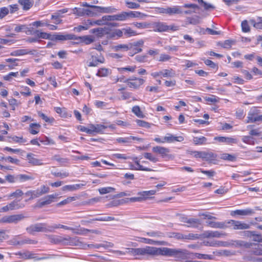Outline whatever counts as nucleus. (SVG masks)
I'll list each match as a JSON object with an SVG mask.
<instances>
[{"mask_svg":"<svg viewBox=\"0 0 262 262\" xmlns=\"http://www.w3.org/2000/svg\"><path fill=\"white\" fill-rule=\"evenodd\" d=\"M129 252L134 256L146 254L151 256L163 255L173 257L177 260L185 259L187 256L186 250L167 247L157 248L146 246L142 248L132 249L129 250Z\"/></svg>","mask_w":262,"mask_h":262,"instance_id":"1","label":"nucleus"},{"mask_svg":"<svg viewBox=\"0 0 262 262\" xmlns=\"http://www.w3.org/2000/svg\"><path fill=\"white\" fill-rule=\"evenodd\" d=\"M39 196H41L45 194L48 193L50 191V188L46 185H42L40 188L37 189Z\"/></svg>","mask_w":262,"mask_h":262,"instance_id":"57","label":"nucleus"},{"mask_svg":"<svg viewBox=\"0 0 262 262\" xmlns=\"http://www.w3.org/2000/svg\"><path fill=\"white\" fill-rule=\"evenodd\" d=\"M152 150L154 152L160 155L163 158L166 157L170 151L168 148L160 146L153 147Z\"/></svg>","mask_w":262,"mask_h":262,"instance_id":"22","label":"nucleus"},{"mask_svg":"<svg viewBox=\"0 0 262 262\" xmlns=\"http://www.w3.org/2000/svg\"><path fill=\"white\" fill-rule=\"evenodd\" d=\"M235 41L234 40L229 39L226 40L223 42H219L217 45L219 47L225 48L229 49L232 47V46L235 44Z\"/></svg>","mask_w":262,"mask_h":262,"instance_id":"33","label":"nucleus"},{"mask_svg":"<svg viewBox=\"0 0 262 262\" xmlns=\"http://www.w3.org/2000/svg\"><path fill=\"white\" fill-rule=\"evenodd\" d=\"M24 217L25 216L21 214L5 216L0 219V223L16 224Z\"/></svg>","mask_w":262,"mask_h":262,"instance_id":"9","label":"nucleus"},{"mask_svg":"<svg viewBox=\"0 0 262 262\" xmlns=\"http://www.w3.org/2000/svg\"><path fill=\"white\" fill-rule=\"evenodd\" d=\"M156 191L150 190L148 191H144L138 193L139 195H141L143 200L149 198L150 195L155 194Z\"/></svg>","mask_w":262,"mask_h":262,"instance_id":"43","label":"nucleus"},{"mask_svg":"<svg viewBox=\"0 0 262 262\" xmlns=\"http://www.w3.org/2000/svg\"><path fill=\"white\" fill-rule=\"evenodd\" d=\"M90 60H91V61L89 62V67H96L99 63H104L105 59L104 57L102 56L101 53L99 52L96 55H92Z\"/></svg>","mask_w":262,"mask_h":262,"instance_id":"14","label":"nucleus"},{"mask_svg":"<svg viewBox=\"0 0 262 262\" xmlns=\"http://www.w3.org/2000/svg\"><path fill=\"white\" fill-rule=\"evenodd\" d=\"M150 28L155 32H169V31H176L178 27L174 25H167L164 22H153L150 23Z\"/></svg>","mask_w":262,"mask_h":262,"instance_id":"2","label":"nucleus"},{"mask_svg":"<svg viewBox=\"0 0 262 262\" xmlns=\"http://www.w3.org/2000/svg\"><path fill=\"white\" fill-rule=\"evenodd\" d=\"M96 40V37L94 35H84L82 36H77L74 35V41H71V45H90Z\"/></svg>","mask_w":262,"mask_h":262,"instance_id":"4","label":"nucleus"},{"mask_svg":"<svg viewBox=\"0 0 262 262\" xmlns=\"http://www.w3.org/2000/svg\"><path fill=\"white\" fill-rule=\"evenodd\" d=\"M123 35H124L125 37L127 38L133 36H135L137 34L136 32L132 30L130 28H123Z\"/></svg>","mask_w":262,"mask_h":262,"instance_id":"41","label":"nucleus"},{"mask_svg":"<svg viewBox=\"0 0 262 262\" xmlns=\"http://www.w3.org/2000/svg\"><path fill=\"white\" fill-rule=\"evenodd\" d=\"M195 257L199 259H212L213 256L211 255L208 254H204L195 253L194 254Z\"/></svg>","mask_w":262,"mask_h":262,"instance_id":"63","label":"nucleus"},{"mask_svg":"<svg viewBox=\"0 0 262 262\" xmlns=\"http://www.w3.org/2000/svg\"><path fill=\"white\" fill-rule=\"evenodd\" d=\"M27 230L30 233L34 232H52V228L46 223H37L28 227Z\"/></svg>","mask_w":262,"mask_h":262,"instance_id":"5","label":"nucleus"},{"mask_svg":"<svg viewBox=\"0 0 262 262\" xmlns=\"http://www.w3.org/2000/svg\"><path fill=\"white\" fill-rule=\"evenodd\" d=\"M214 140L217 141L219 142L225 143L227 144H237L238 142L237 139L231 137H215Z\"/></svg>","mask_w":262,"mask_h":262,"instance_id":"21","label":"nucleus"},{"mask_svg":"<svg viewBox=\"0 0 262 262\" xmlns=\"http://www.w3.org/2000/svg\"><path fill=\"white\" fill-rule=\"evenodd\" d=\"M24 32L28 35H34L43 39H48L50 36V34L41 32L38 30H34L33 28H28L27 27L25 30H24Z\"/></svg>","mask_w":262,"mask_h":262,"instance_id":"12","label":"nucleus"},{"mask_svg":"<svg viewBox=\"0 0 262 262\" xmlns=\"http://www.w3.org/2000/svg\"><path fill=\"white\" fill-rule=\"evenodd\" d=\"M227 228L234 230H246L250 228V225L243 222L234 220H230L226 222Z\"/></svg>","mask_w":262,"mask_h":262,"instance_id":"3","label":"nucleus"},{"mask_svg":"<svg viewBox=\"0 0 262 262\" xmlns=\"http://www.w3.org/2000/svg\"><path fill=\"white\" fill-rule=\"evenodd\" d=\"M19 236H17L12 238L10 241V243L12 245L16 246V245H21L25 244H35L37 242L34 240H32L29 238H25L22 240H19Z\"/></svg>","mask_w":262,"mask_h":262,"instance_id":"18","label":"nucleus"},{"mask_svg":"<svg viewBox=\"0 0 262 262\" xmlns=\"http://www.w3.org/2000/svg\"><path fill=\"white\" fill-rule=\"evenodd\" d=\"M135 164L137 166V168H136V170L146 171H151L153 170L152 169L150 168H147L143 166L142 165L140 164V162L138 161L135 162Z\"/></svg>","mask_w":262,"mask_h":262,"instance_id":"62","label":"nucleus"},{"mask_svg":"<svg viewBox=\"0 0 262 262\" xmlns=\"http://www.w3.org/2000/svg\"><path fill=\"white\" fill-rule=\"evenodd\" d=\"M50 242L55 244H60L61 236L56 235H48Z\"/></svg>","mask_w":262,"mask_h":262,"instance_id":"48","label":"nucleus"},{"mask_svg":"<svg viewBox=\"0 0 262 262\" xmlns=\"http://www.w3.org/2000/svg\"><path fill=\"white\" fill-rule=\"evenodd\" d=\"M34 179L32 176L25 174H17V182H24L29 180H33Z\"/></svg>","mask_w":262,"mask_h":262,"instance_id":"39","label":"nucleus"},{"mask_svg":"<svg viewBox=\"0 0 262 262\" xmlns=\"http://www.w3.org/2000/svg\"><path fill=\"white\" fill-rule=\"evenodd\" d=\"M206 237H221L226 235V233L218 231H207L204 233Z\"/></svg>","mask_w":262,"mask_h":262,"instance_id":"28","label":"nucleus"},{"mask_svg":"<svg viewBox=\"0 0 262 262\" xmlns=\"http://www.w3.org/2000/svg\"><path fill=\"white\" fill-rule=\"evenodd\" d=\"M254 213V211L253 209H251V208H247L246 209L236 210L234 211H232L231 212V215L232 216H235L236 215L247 216V215H251Z\"/></svg>","mask_w":262,"mask_h":262,"instance_id":"23","label":"nucleus"},{"mask_svg":"<svg viewBox=\"0 0 262 262\" xmlns=\"http://www.w3.org/2000/svg\"><path fill=\"white\" fill-rule=\"evenodd\" d=\"M58 194H52L48 195L38 201L36 206L38 208H42V207L49 205L54 202V199L57 198Z\"/></svg>","mask_w":262,"mask_h":262,"instance_id":"11","label":"nucleus"},{"mask_svg":"<svg viewBox=\"0 0 262 262\" xmlns=\"http://www.w3.org/2000/svg\"><path fill=\"white\" fill-rule=\"evenodd\" d=\"M52 232H54V231L55 229H58V228H62V229H64L66 230H71L74 233L78 234V235L83 234L86 233L88 232H92V233H98V232L97 230H90L89 229H85V228H81L79 230H76L74 228L68 227V226H67L65 225H61V224H54L53 225H52Z\"/></svg>","mask_w":262,"mask_h":262,"instance_id":"6","label":"nucleus"},{"mask_svg":"<svg viewBox=\"0 0 262 262\" xmlns=\"http://www.w3.org/2000/svg\"><path fill=\"white\" fill-rule=\"evenodd\" d=\"M254 247L252 249V252L255 255H262V245L253 244Z\"/></svg>","mask_w":262,"mask_h":262,"instance_id":"40","label":"nucleus"},{"mask_svg":"<svg viewBox=\"0 0 262 262\" xmlns=\"http://www.w3.org/2000/svg\"><path fill=\"white\" fill-rule=\"evenodd\" d=\"M228 244H229V246H233L235 248L244 247L246 248H249L252 246V243L242 240H232L230 243H228Z\"/></svg>","mask_w":262,"mask_h":262,"instance_id":"19","label":"nucleus"},{"mask_svg":"<svg viewBox=\"0 0 262 262\" xmlns=\"http://www.w3.org/2000/svg\"><path fill=\"white\" fill-rule=\"evenodd\" d=\"M25 195L29 197V200H33L36 198H39L40 196L37 189L35 190H31L27 191L25 193Z\"/></svg>","mask_w":262,"mask_h":262,"instance_id":"46","label":"nucleus"},{"mask_svg":"<svg viewBox=\"0 0 262 262\" xmlns=\"http://www.w3.org/2000/svg\"><path fill=\"white\" fill-rule=\"evenodd\" d=\"M40 125L37 123H31L29 125V132L32 135H36L39 132Z\"/></svg>","mask_w":262,"mask_h":262,"instance_id":"38","label":"nucleus"},{"mask_svg":"<svg viewBox=\"0 0 262 262\" xmlns=\"http://www.w3.org/2000/svg\"><path fill=\"white\" fill-rule=\"evenodd\" d=\"M161 75L164 77H172L176 75L174 71L172 69H165L161 71Z\"/></svg>","mask_w":262,"mask_h":262,"instance_id":"51","label":"nucleus"},{"mask_svg":"<svg viewBox=\"0 0 262 262\" xmlns=\"http://www.w3.org/2000/svg\"><path fill=\"white\" fill-rule=\"evenodd\" d=\"M126 81L128 87L137 89L144 83L145 80L142 78H135V79H128V81Z\"/></svg>","mask_w":262,"mask_h":262,"instance_id":"16","label":"nucleus"},{"mask_svg":"<svg viewBox=\"0 0 262 262\" xmlns=\"http://www.w3.org/2000/svg\"><path fill=\"white\" fill-rule=\"evenodd\" d=\"M187 19L188 20V22L189 24H191L193 25H198L200 23V17L198 16L195 17H188Z\"/></svg>","mask_w":262,"mask_h":262,"instance_id":"58","label":"nucleus"},{"mask_svg":"<svg viewBox=\"0 0 262 262\" xmlns=\"http://www.w3.org/2000/svg\"><path fill=\"white\" fill-rule=\"evenodd\" d=\"M141 241L145 244H151V245H164V242L161 241H156L151 239L146 238L142 237L141 238Z\"/></svg>","mask_w":262,"mask_h":262,"instance_id":"49","label":"nucleus"},{"mask_svg":"<svg viewBox=\"0 0 262 262\" xmlns=\"http://www.w3.org/2000/svg\"><path fill=\"white\" fill-rule=\"evenodd\" d=\"M108 56L116 60H119L124 56V54L121 52L111 53L108 54Z\"/></svg>","mask_w":262,"mask_h":262,"instance_id":"64","label":"nucleus"},{"mask_svg":"<svg viewBox=\"0 0 262 262\" xmlns=\"http://www.w3.org/2000/svg\"><path fill=\"white\" fill-rule=\"evenodd\" d=\"M132 25L138 29L150 28V23H148L147 22H134Z\"/></svg>","mask_w":262,"mask_h":262,"instance_id":"50","label":"nucleus"},{"mask_svg":"<svg viewBox=\"0 0 262 262\" xmlns=\"http://www.w3.org/2000/svg\"><path fill=\"white\" fill-rule=\"evenodd\" d=\"M27 158L28 160L29 163L33 165L39 166L43 165L42 160L35 158L32 154H28L27 155Z\"/></svg>","mask_w":262,"mask_h":262,"instance_id":"27","label":"nucleus"},{"mask_svg":"<svg viewBox=\"0 0 262 262\" xmlns=\"http://www.w3.org/2000/svg\"><path fill=\"white\" fill-rule=\"evenodd\" d=\"M249 23L251 25L257 29H262V17H258L257 20H255L254 19H251L249 20Z\"/></svg>","mask_w":262,"mask_h":262,"instance_id":"35","label":"nucleus"},{"mask_svg":"<svg viewBox=\"0 0 262 262\" xmlns=\"http://www.w3.org/2000/svg\"><path fill=\"white\" fill-rule=\"evenodd\" d=\"M132 112L135 114L138 117L144 118L145 117L143 112L141 111L138 105H135L132 108Z\"/></svg>","mask_w":262,"mask_h":262,"instance_id":"54","label":"nucleus"},{"mask_svg":"<svg viewBox=\"0 0 262 262\" xmlns=\"http://www.w3.org/2000/svg\"><path fill=\"white\" fill-rule=\"evenodd\" d=\"M143 199L141 195H139L138 197H133L130 198H125L122 199V203H128V202H141L143 201Z\"/></svg>","mask_w":262,"mask_h":262,"instance_id":"53","label":"nucleus"},{"mask_svg":"<svg viewBox=\"0 0 262 262\" xmlns=\"http://www.w3.org/2000/svg\"><path fill=\"white\" fill-rule=\"evenodd\" d=\"M60 244L63 246H80L81 241L78 237H70L67 236L62 237Z\"/></svg>","mask_w":262,"mask_h":262,"instance_id":"8","label":"nucleus"},{"mask_svg":"<svg viewBox=\"0 0 262 262\" xmlns=\"http://www.w3.org/2000/svg\"><path fill=\"white\" fill-rule=\"evenodd\" d=\"M111 74V70L108 69L103 68L98 70L96 75L98 77H106Z\"/></svg>","mask_w":262,"mask_h":262,"instance_id":"45","label":"nucleus"},{"mask_svg":"<svg viewBox=\"0 0 262 262\" xmlns=\"http://www.w3.org/2000/svg\"><path fill=\"white\" fill-rule=\"evenodd\" d=\"M207 245L212 247H229V244L227 242L222 241H211L208 242Z\"/></svg>","mask_w":262,"mask_h":262,"instance_id":"37","label":"nucleus"},{"mask_svg":"<svg viewBox=\"0 0 262 262\" xmlns=\"http://www.w3.org/2000/svg\"><path fill=\"white\" fill-rule=\"evenodd\" d=\"M18 3L23 6L24 10H28L33 5V1L30 0H18Z\"/></svg>","mask_w":262,"mask_h":262,"instance_id":"32","label":"nucleus"},{"mask_svg":"<svg viewBox=\"0 0 262 262\" xmlns=\"http://www.w3.org/2000/svg\"><path fill=\"white\" fill-rule=\"evenodd\" d=\"M73 13L78 16H83L84 15L94 16L98 14L97 12H95L92 10L77 7L73 9Z\"/></svg>","mask_w":262,"mask_h":262,"instance_id":"10","label":"nucleus"},{"mask_svg":"<svg viewBox=\"0 0 262 262\" xmlns=\"http://www.w3.org/2000/svg\"><path fill=\"white\" fill-rule=\"evenodd\" d=\"M203 157V160L212 163H215L214 161H217L218 158V155L216 154L209 150L204 151Z\"/></svg>","mask_w":262,"mask_h":262,"instance_id":"17","label":"nucleus"},{"mask_svg":"<svg viewBox=\"0 0 262 262\" xmlns=\"http://www.w3.org/2000/svg\"><path fill=\"white\" fill-rule=\"evenodd\" d=\"M165 143H173L175 142H182L184 140L182 136H175L171 134H167L164 137Z\"/></svg>","mask_w":262,"mask_h":262,"instance_id":"25","label":"nucleus"},{"mask_svg":"<svg viewBox=\"0 0 262 262\" xmlns=\"http://www.w3.org/2000/svg\"><path fill=\"white\" fill-rule=\"evenodd\" d=\"M128 19L127 12L123 11L116 14V21H125Z\"/></svg>","mask_w":262,"mask_h":262,"instance_id":"52","label":"nucleus"},{"mask_svg":"<svg viewBox=\"0 0 262 262\" xmlns=\"http://www.w3.org/2000/svg\"><path fill=\"white\" fill-rule=\"evenodd\" d=\"M81 245L79 246L81 248L83 249H87L88 248H94V249H99L100 247H112L113 246V244L111 243H106L105 244H86L82 242H81Z\"/></svg>","mask_w":262,"mask_h":262,"instance_id":"15","label":"nucleus"},{"mask_svg":"<svg viewBox=\"0 0 262 262\" xmlns=\"http://www.w3.org/2000/svg\"><path fill=\"white\" fill-rule=\"evenodd\" d=\"M81 6L90 7L92 8L93 11L95 12H97V13H113L116 12L117 9L112 7H102L100 6H97L95 5H91L87 3L86 2H83L81 4Z\"/></svg>","mask_w":262,"mask_h":262,"instance_id":"7","label":"nucleus"},{"mask_svg":"<svg viewBox=\"0 0 262 262\" xmlns=\"http://www.w3.org/2000/svg\"><path fill=\"white\" fill-rule=\"evenodd\" d=\"M68 8H64L62 9H60L59 10H57L54 15H52V18H58V20L56 21V24H60L62 20L60 19V17H61L62 14L68 12Z\"/></svg>","mask_w":262,"mask_h":262,"instance_id":"34","label":"nucleus"},{"mask_svg":"<svg viewBox=\"0 0 262 262\" xmlns=\"http://www.w3.org/2000/svg\"><path fill=\"white\" fill-rule=\"evenodd\" d=\"M77 199V197L75 196H70L67 198L66 199H64V200L60 202L59 203H57L56 206L57 207H60L62 205H64L66 204H67L72 201H75Z\"/></svg>","mask_w":262,"mask_h":262,"instance_id":"55","label":"nucleus"},{"mask_svg":"<svg viewBox=\"0 0 262 262\" xmlns=\"http://www.w3.org/2000/svg\"><path fill=\"white\" fill-rule=\"evenodd\" d=\"M193 143L195 145H202L208 144V139L204 137H194L193 139Z\"/></svg>","mask_w":262,"mask_h":262,"instance_id":"29","label":"nucleus"},{"mask_svg":"<svg viewBox=\"0 0 262 262\" xmlns=\"http://www.w3.org/2000/svg\"><path fill=\"white\" fill-rule=\"evenodd\" d=\"M200 225L201 222L199 219L190 218L186 226L188 227L197 228Z\"/></svg>","mask_w":262,"mask_h":262,"instance_id":"36","label":"nucleus"},{"mask_svg":"<svg viewBox=\"0 0 262 262\" xmlns=\"http://www.w3.org/2000/svg\"><path fill=\"white\" fill-rule=\"evenodd\" d=\"M9 208L11 210H17L23 208L25 205L24 204H19L18 201L14 200L9 204Z\"/></svg>","mask_w":262,"mask_h":262,"instance_id":"44","label":"nucleus"},{"mask_svg":"<svg viewBox=\"0 0 262 262\" xmlns=\"http://www.w3.org/2000/svg\"><path fill=\"white\" fill-rule=\"evenodd\" d=\"M259 111L254 108L248 114L247 123H254L258 121V114Z\"/></svg>","mask_w":262,"mask_h":262,"instance_id":"20","label":"nucleus"},{"mask_svg":"<svg viewBox=\"0 0 262 262\" xmlns=\"http://www.w3.org/2000/svg\"><path fill=\"white\" fill-rule=\"evenodd\" d=\"M147 15L139 11H129L127 12L128 19L132 18H143Z\"/></svg>","mask_w":262,"mask_h":262,"instance_id":"31","label":"nucleus"},{"mask_svg":"<svg viewBox=\"0 0 262 262\" xmlns=\"http://www.w3.org/2000/svg\"><path fill=\"white\" fill-rule=\"evenodd\" d=\"M242 141L246 144L250 145H253L254 144V138L251 136H244L242 138Z\"/></svg>","mask_w":262,"mask_h":262,"instance_id":"61","label":"nucleus"},{"mask_svg":"<svg viewBox=\"0 0 262 262\" xmlns=\"http://www.w3.org/2000/svg\"><path fill=\"white\" fill-rule=\"evenodd\" d=\"M167 14L172 15L174 14H181L183 11L180 6H173L172 7H167Z\"/></svg>","mask_w":262,"mask_h":262,"instance_id":"30","label":"nucleus"},{"mask_svg":"<svg viewBox=\"0 0 262 262\" xmlns=\"http://www.w3.org/2000/svg\"><path fill=\"white\" fill-rule=\"evenodd\" d=\"M144 42L142 40L133 41L130 43V47L132 49H141L143 47Z\"/></svg>","mask_w":262,"mask_h":262,"instance_id":"47","label":"nucleus"},{"mask_svg":"<svg viewBox=\"0 0 262 262\" xmlns=\"http://www.w3.org/2000/svg\"><path fill=\"white\" fill-rule=\"evenodd\" d=\"M220 158L222 160L231 162L235 161L236 160V157L235 155L227 153H223L221 154Z\"/></svg>","mask_w":262,"mask_h":262,"instance_id":"42","label":"nucleus"},{"mask_svg":"<svg viewBox=\"0 0 262 262\" xmlns=\"http://www.w3.org/2000/svg\"><path fill=\"white\" fill-rule=\"evenodd\" d=\"M115 189L112 187H102L99 188L98 191L101 194H104L114 191Z\"/></svg>","mask_w":262,"mask_h":262,"instance_id":"56","label":"nucleus"},{"mask_svg":"<svg viewBox=\"0 0 262 262\" xmlns=\"http://www.w3.org/2000/svg\"><path fill=\"white\" fill-rule=\"evenodd\" d=\"M91 33L95 34V37L100 38L107 33V29L106 28H97L90 30Z\"/></svg>","mask_w":262,"mask_h":262,"instance_id":"26","label":"nucleus"},{"mask_svg":"<svg viewBox=\"0 0 262 262\" xmlns=\"http://www.w3.org/2000/svg\"><path fill=\"white\" fill-rule=\"evenodd\" d=\"M206 224L207 226L219 229H226L227 228V224L226 222H213V221H206Z\"/></svg>","mask_w":262,"mask_h":262,"instance_id":"24","label":"nucleus"},{"mask_svg":"<svg viewBox=\"0 0 262 262\" xmlns=\"http://www.w3.org/2000/svg\"><path fill=\"white\" fill-rule=\"evenodd\" d=\"M24 194V192L20 189H17L15 191L10 193L8 195V197L10 199L13 198H19L21 196Z\"/></svg>","mask_w":262,"mask_h":262,"instance_id":"60","label":"nucleus"},{"mask_svg":"<svg viewBox=\"0 0 262 262\" xmlns=\"http://www.w3.org/2000/svg\"><path fill=\"white\" fill-rule=\"evenodd\" d=\"M242 30L243 32L247 33L250 31V28L247 20L242 21L241 23Z\"/></svg>","mask_w":262,"mask_h":262,"instance_id":"59","label":"nucleus"},{"mask_svg":"<svg viewBox=\"0 0 262 262\" xmlns=\"http://www.w3.org/2000/svg\"><path fill=\"white\" fill-rule=\"evenodd\" d=\"M51 37V39L52 40H60V41H64V40H71L74 41V34H55L53 35L50 36Z\"/></svg>","mask_w":262,"mask_h":262,"instance_id":"13","label":"nucleus"}]
</instances>
